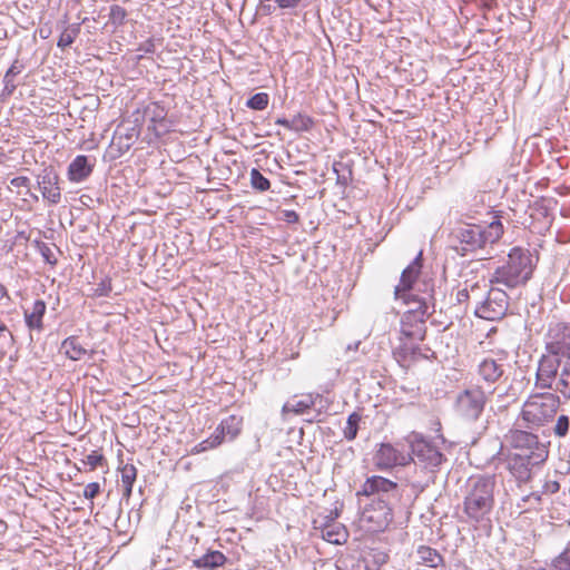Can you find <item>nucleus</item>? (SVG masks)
Instances as JSON below:
<instances>
[{"mask_svg": "<svg viewBox=\"0 0 570 570\" xmlns=\"http://www.w3.org/2000/svg\"><path fill=\"white\" fill-rule=\"evenodd\" d=\"M344 570H379L377 562L372 554L364 557H350L343 561Z\"/></svg>", "mask_w": 570, "mask_h": 570, "instance_id": "26", "label": "nucleus"}, {"mask_svg": "<svg viewBox=\"0 0 570 570\" xmlns=\"http://www.w3.org/2000/svg\"><path fill=\"white\" fill-rule=\"evenodd\" d=\"M318 530L321 531V537L333 544H343L346 542L348 537L346 528L340 522L327 525L324 524V528Z\"/></svg>", "mask_w": 570, "mask_h": 570, "instance_id": "23", "label": "nucleus"}, {"mask_svg": "<svg viewBox=\"0 0 570 570\" xmlns=\"http://www.w3.org/2000/svg\"><path fill=\"white\" fill-rule=\"evenodd\" d=\"M552 570H570V547L553 559Z\"/></svg>", "mask_w": 570, "mask_h": 570, "instance_id": "37", "label": "nucleus"}, {"mask_svg": "<svg viewBox=\"0 0 570 570\" xmlns=\"http://www.w3.org/2000/svg\"><path fill=\"white\" fill-rule=\"evenodd\" d=\"M419 563L429 568H438L443 563V557L433 548L420 546L416 551Z\"/></svg>", "mask_w": 570, "mask_h": 570, "instance_id": "27", "label": "nucleus"}, {"mask_svg": "<svg viewBox=\"0 0 570 570\" xmlns=\"http://www.w3.org/2000/svg\"><path fill=\"white\" fill-rule=\"evenodd\" d=\"M7 330H8V328H7L6 324H3V323H1V322H0V333H1V332H6Z\"/></svg>", "mask_w": 570, "mask_h": 570, "instance_id": "59", "label": "nucleus"}, {"mask_svg": "<svg viewBox=\"0 0 570 570\" xmlns=\"http://www.w3.org/2000/svg\"><path fill=\"white\" fill-rule=\"evenodd\" d=\"M357 495L373 498L363 508L361 520L374 531L384 530L393 520V510L400 503L402 491L396 482L380 475L367 478Z\"/></svg>", "mask_w": 570, "mask_h": 570, "instance_id": "1", "label": "nucleus"}, {"mask_svg": "<svg viewBox=\"0 0 570 570\" xmlns=\"http://www.w3.org/2000/svg\"><path fill=\"white\" fill-rule=\"evenodd\" d=\"M504 374V364L491 357L483 358L478 365V375L481 381L492 385Z\"/></svg>", "mask_w": 570, "mask_h": 570, "instance_id": "18", "label": "nucleus"}, {"mask_svg": "<svg viewBox=\"0 0 570 570\" xmlns=\"http://www.w3.org/2000/svg\"><path fill=\"white\" fill-rule=\"evenodd\" d=\"M268 102L269 97L266 92H257L247 100L246 106L253 110H264Z\"/></svg>", "mask_w": 570, "mask_h": 570, "instance_id": "36", "label": "nucleus"}, {"mask_svg": "<svg viewBox=\"0 0 570 570\" xmlns=\"http://www.w3.org/2000/svg\"><path fill=\"white\" fill-rule=\"evenodd\" d=\"M509 442L515 450L520 451L519 453L534 452L538 451V446H546L539 443L537 435L522 430L511 431Z\"/></svg>", "mask_w": 570, "mask_h": 570, "instance_id": "17", "label": "nucleus"}, {"mask_svg": "<svg viewBox=\"0 0 570 570\" xmlns=\"http://www.w3.org/2000/svg\"><path fill=\"white\" fill-rule=\"evenodd\" d=\"M132 485L134 484H121L122 487V497L126 498V499H129L130 495H131V492H132Z\"/></svg>", "mask_w": 570, "mask_h": 570, "instance_id": "56", "label": "nucleus"}, {"mask_svg": "<svg viewBox=\"0 0 570 570\" xmlns=\"http://www.w3.org/2000/svg\"><path fill=\"white\" fill-rule=\"evenodd\" d=\"M548 458L546 446H538V451L529 453H514L509 459V470L519 481H528L531 470L543 463Z\"/></svg>", "mask_w": 570, "mask_h": 570, "instance_id": "12", "label": "nucleus"}, {"mask_svg": "<svg viewBox=\"0 0 570 570\" xmlns=\"http://www.w3.org/2000/svg\"><path fill=\"white\" fill-rule=\"evenodd\" d=\"M313 124L314 121L309 116L298 114L291 119V130L297 132L308 131L312 128Z\"/></svg>", "mask_w": 570, "mask_h": 570, "instance_id": "34", "label": "nucleus"}, {"mask_svg": "<svg viewBox=\"0 0 570 570\" xmlns=\"http://www.w3.org/2000/svg\"><path fill=\"white\" fill-rule=\"evenodd\" d=\"M546 348L548 354L543 355L539 362L538 371H537V382L535 385L540 389L554 390L556 386V376L558 374L559 367L562 368L567 355H556L548 348V340L546 341Z\"/></svg>", "mask_w": 570, "mask_h": 570, "instance_id": "13", "label": "nucleus"}, {"mask_svg": "<svg viewBox=\"0 0 570 570\" xmlns=\"http://www.w3.org/2000/svg\"><path fill=\"white\" fill-rule=\"evenodd\" d=\"M121 484H134L137 478V469L132 464H125L121 469Z\"/></svg>", "mask_w": 570, "mask_h": 570, "instance_id": "40", "label": "nucleus"}, {"mask_svg": "<svg viewBox=\"0 0 570 570\" xmlns=\"http://www.w3.org/2000/svg\"><path fill=\"white\" fill-rule=\"evenodd\" d=\"M10 184H11V186H13L16 188L29 187L30 179L26 176H18V177L12 178Z\"/></svg>", "mask_w": 570, "mask_h": 570, "instance_id": "53", "label": "nucleus"}, {"mask_svg": "<svg viewBox=\"0 0 570 570\" xmlns=\"http://www.w3.org/2000/svg\"><path fill=\"white\" fill-rule=\"evenodd\" d=\"M275 124L291 130V119L278 118Z\"/></svg>", "mask_w": 570, "mask_h": 570, "instance_id": "57", "label": "nucleus"}, {"mask_svg": "<svg viewBox=\"0 0 570 570\" xmlns=\"http://www.w3.org/2000/svg\"><path fill=\"white\" fill-rule=\"evenodd\" d=\"M243 425V417L237 415H229L224 419L216 429L217 435L224 441L225 438L234 440L240 432Z\"/></svg>", "mask_w": 570, "mask_h": 570, "instance_id": "20", "label": "nucleus"}, {"mask_svg": "<svg viewBox=\"0 0 570 570\" xmlns=\"http://www.w3.org/2000/svg\"><path fill=\"white\" fill-rule=\"evenodd\" d=\"M61 350L72 361H79L87 354V350L79 343L77 336L65 338L61 343Z\"/></svg>", "mask_w": 570, "mask_h": 570, "instance_id": "28", "label": "nucleus"}, {"mask_svg": "<svg viewBox=\"0 0 570 570\" xmlns=\"http://www.w3.org/2000/svg\"><path fill=\"white\" fill-rule=\"evenodd\" d=\"M284 220L288 224H296L299 220V215L295 210H284Z\"/></svg>", "mask_w": 570, "mask_h": 570, "instance_id": "54", "label": "nucleus"}, {"mask_svg": "<svg viewBox=\"0 0 570 570\" xmlns=\"http://www.w3.org/2000/svg\"><path fill=\"white\" fill-rule=\"evenodd\" d=\"M413 460L410 453L399 451L390 443H382L374 454V463L380 470H390L397 465H406Z\"/></svg>", "mask_w": 570, "mask_h": 570, "instance_id": "14", "label": "nucleus"}, {"mask_svg": "<svg viewBox=\"0 0 570 570\" xmlns=\"http://www.w3.org/2000/svg\"><path fill=\"white\" fill-rule=\"evenodd\" d=\"M144 115L151 124L148 126V130L153 131L157 137H160L157 125L163 124L166 119L167 112L165 108L157 102H153L145 108Z\"/></svg>", "mask_w": 570, "mask_h": 570, "instance_id": "24", "label": "nucleus"}, {"mask_svg": "<svg viewBox=\"0 0 570 570\" xmlns=\"http://www.w3.org/2000/svg\"><path fill=\"white\" fill-rule=\"evenodd\" d=\"M250 184L258 191H266L271 188V181L256 168L250 170Z\"/></svg>", "mask_w": 570, "mask_h": 570, "instance_id": "35", "label": "nucleus"}, {"mask_svg": "<svg viewBox=\"0 0 570 570\" xmlns=\"http://www.w3.org/2000/svg\"><path fill=\"white\" fill-rule=\"evenodd\" d=\"M361 421V415L356 412H353L348 415L346 426L344 428V438L347 441H353L358 431V424Z\"/></svg>", "mask_w": 570, "mask_h": 570, "instance_id": "33", "label": "nucleus"}, {"mask_svg": "<svg viewBox=\"0 0 570 570\" xmlns=\"http://www.w3.org/2000/svg\"><path fill=\"white\" fill-rule=\"evenodd\" d=\"M421 268L422 253L420 252L413 262L402 272L400 284L395 287L396 298H402L407 305L415 303V301H417L421 296H424V282H430V284H432L434 287L432 279H423L422 282L417 283V288L414 287V282L416 281Z\"/></svg>", "mask_w": 570, "mask_h": 570, "instance_id": "8", "label": "nucleus"}, {"mask_svg": "<svg viewBox=\"0 0 570 570\" xmlns=\"http://www.w3.org/2000/svg\"><path fill=\"white\" fill-rule=\"evenodd\" d=\"M409 442L411 445V455L413 458L412 461L415 465H421L423 469L428 470V482L433 481L436 468H439L444 460L443 453L421 435L415 433L410 436Z\"/></svg>", "mask_w": 570, "mask_h": 570, "instance_id": "9", "label": "nucleus"}, {"mask_svg": "<svg viewBox=\"0 0 570 570\" xmlns=\"http://www.w3.org/2000/svg\"><path fill=\"white\" fill-rule=\"evenodd\" d=\"M314 405V400L312 395H305L301 400H291L287 401L282 409V413L286 415L287 413H294V414H304L306 411H308Z\"/></svg>", "mask_w": 570, "mask_h": 570, "instance_id": "29", "label": "nucleus"}, {"mask_svg": "<svg viewBox=\"0 0 570 570\" xmlns=\"http://www.w3.org/2000/svg\"><path fill=\"white\" fill-rule=\"evenodd\" d=\"M559 404V396L553 393L531 395L523 404L522 417L528 423L541 425L554 416Z\"/></svg>", "mask_w": 570, "mask_h": 570, "instance_id": "7", "label": "nucleus"}, {"mask_svg": "<svg viewBox=\"0 0 570 570\" xmlns=\"http://www.w3.org/2000/svg\"><path fill=\"white\" fill-rule=\"evenodd\" d=\"M8 297V291L3 284H0V298Z\"/></svg>", "mask_w": 570, "mask_h": 570, "instance_id": "58", "label": "nucleus"}, {"mask_svg": "<svg viewBox=\"0 0 570 570\" xmlns=\"http://www.w3.org/2000/svg\"><path fill=\"white\" fill-rule=\"evenodd\" d=\"M99 492H100L99 483L91 482L86 485V488L83 490V497L86 499L92 500L94 498H96L98 495Z\"/></svg>", "mask_w": 570, "mask_h": 570, "instance_id": "48", "label": "nucleus"}, {"mask_svg": "<svg viewBox=\"0 0 570 570\" xmlns=\"http://www.w3.org/2000/svg\"><path fill=\"white\" fill-rule=\"evenodd\" d=\"M94 167L95 163L90 161L88 156L78 155L68 166V179L72 183L85 181L91 175Z\"/></svg>", "mask_w": 570, "mask_h": 570, "instance_id": "16", "label": "nucleus"}, {"mask_svg": "<svg viewBox=\"0 0 570 570\" xmlns=\"http://www.w3.org/2000/svg\"><path fill=\"white\" fill-rule=\"evenodd\" d=\"M544 497L546 495H543L542 492L541 493L533 492V493L524 497L522 500L524 502H530L531 504H542L544 501Z\"/></svg>", "mask_w": 570, "mask_h": 570, "instance_id": "51", "label": "nucleus"}, {"mask_svg": "<svg viewBox=\"0 0 570 570\" xmlns=\"http://www.w3.org/2000/svg\"><path fill=\"white\" fill-rule=\"evenodd\" d=\"M79 31V24L69 26L61 32L57 46L61 49H66L67 47L71 46L76 37L78 36Z\"/></svg>", "mask_w": 570, "mask_h": 570, "instance_id": "32", "label": "nucleus"}, {"mask_svg": "<svg viewBox=\"0 0 570 570\" xmlns=\"http://www.w3.org/2000/svg\"><path fill=\"white\" fill-rule=\"evenodd\" d=\"M548 348L556 355H567L554 391L570 399V324H556L549 328Z\"/></svg>", "mask_w": 570, "mask_h": 570, "instance_id": "6", "label": "nucleus"}, {"mask_svg": "<svg viewBox=\"0 0 570 570\" xmlns=\"http://www.w3.org/2000/svg\"><path fill=\"white\" fill-rule=\"evenodd\" d=\"M22 68H23V66L21 63H19L18 60H16V61H13L11 67L7 70V72L3 77V83H4V87L2 90L3 96H11L13 94V91L17 88V85L13 81L14 76L19 75L21 72Z\"/></svg>", "mask_w": 570, "mask_h": 570, "instance_id": "30", "label": "nucleus"}, {"mask_svg": "<svg viewBox=\"0 0 570 570\" xmlns=\"http://www.w3.org/2000/svg\"><path fill=\"white\" fill-rule=\"evenodd\" d=\"M495 285L491 284L482 305L474 307L475 316L489 321H499L507 315L510 297L503 288Z\"/></svg>", "mask_w": 570, "mask_h": 570, "instance_id": "11", "label": "nucleus"}, {"mask_svg": "<svg viewBox=\"0 0 570 570\" xmlns=\"http://www.w3.org/2000/svg\"><path fill=\"white\" fill-rule=\"evenodd\" d=\"M397 355L400 356L399 361H407L409 358L410 360H415L417 355H420V347L419 346H407V345H404L401 351L397 353Z\"/></svg>", "mask_w": 570, "mask_h": 570, "instance_id": "44", "label": "nucleus"}, {"mask_svg": "<svg viewBox=\"0 0 570 570\" xmlns=\"http://www.w3.org/2000/svg\"><path fill=\"white\" fill-rule=\"evenodd\" d=\"M37 247L46 263L50 264L51 266H55L57 264L55 253L47 243L37 242Z\"/></svg>", "mask_w": 570, "mask_h": 570, "instance_id": "39", "label": "nucleus"}, {"mask_svg": "<svg viewBox=\"0 0 570 570\" xmlns=\"http://www.w3.org/2000/svg\"><path fill=\"white\" fill-rule=\"evenodd\" d=\"M222 440H220V436L217 435V433L215 432L212 436H209L208 439L202 441L200 443H198L195 448H194V451L196 453H200V452H205L209 449H214L218 445L222 444Z\"/></svg>", "mask_w": 570, "mask_h": 570, "instance_id": "38", "label": "nucleus"}, {"mask_svg": "<svg viewBox=\"0 0 570 570\" xmlns=\"http://www.w3.org/2000/svg\"><path fill=\"white\" fill-rule=\"evenodd\" d=\"M38 186L42 197L52 205L61 200V188L59 187V176L52 169H45L38 176Z\"/></svg>", "mask_w": 570, "mask_h": 570, "instance_id": "15", "label": "nucleus"}, {"mask_svg": "<svg viewBox=\"0 0 570 570\" xmlns=\"http://www.w3.org/2000/svg\"><path fill=\"white\" fill-rule=\"evenodd\" d=\"M112 145H116L120 153H126L131 148L134 142L130 140L122 139V136H119V137L114 136Z\"/></svg>", "mask_w": 570, "mask_h": 570, "instance_id": "49", "label": "nucleus"}, {"mask_svg": "<svg viewBox=\"0 0 570 570\" xmlns=\"http://www.w3.org/2000/svg\"><path fill=\"white\" fill-rule=\"evenodd\" d=\"M166 132H167V129H164L163 132H159V134L161 136L163 134H166Z\"/></svg>", "mask_w": 570, "mask_h": 570, "instance_id": "63", "label": "nucleus"}, {"mask_svg": "<svg viewBox=\"0 0 570 570\" xmlns=\"http://www.w3.org/2000/svg\"><path fill=\"white\" fill-rule=\"evenodd\" d=\"M134 116H136L135 125H132L130 127H125L124 125L119 126L117 128L116 132H115L116 137L122 136V139L130 140L132 142H135L138 139V137L140 135V127L138 125V122H139V111H136L134 114Z\"/></svg>", "mask_w": 570, "mask_h": 570, "instance_id": "31", "label": "nucleus"}, {"mask_svg": "<svg viewBox=\"0 0 570 570\" xmlns=\"http://www.w3.org/2000/svg\"><path fill=\"white\" fill-rule=\"evenodd\" d=\"M488 394L481 386H472L461 392L455 402V412L458 416L465 422H475L480 419Z\"/></svg>", "mask_w": 570, "mask_h": 570, "instance_id": "10", "label": "nucleus"}, {"mask_svg": "<svg viewBox=\"0 0 570 570\" xmlns=\"http://www.w3.org/2000/svg\"><path fill=\"white\" fill-rule=\"evenodd\" d=\"M126 16L127 12L122 7L115 4L110 8L109 17L112 23L122 24L126 19Z\"/></svg>", "mask_w": 570, "mask_h": 570, "instance_id": "45", "label": "nucleus"}, {"mask_svg": "<svg viewBox=\"0 0 570 570\" xmlns=\"http://www.w3.org/2000/svg\"><path fill=\"white\" fill-rule=\"evenodd\" d=\"M111 291H112V287H111L110 279L109 278H102L97 284L96 288L94 289V296H97V297L109 296Z\"/></svg>", "mask_w": 570, "mask_h": 570, "instance_id": "42", "label": "nucleus"}, {"mask_svg": "<svg viewBox=\"0 0 570 570\" xmlns=\"http://www.w3.org/2000/svg\"><path fill=\"white\" fill-rule=\"evenodd\" d=\"M468 289L470 292V298L474 302L475 307L481 306L482 302H484L488 292L491 287V283L487 282L484 278L478 279L475 282L465 281Z\"/></svg>", "mask_w": 570, "mask_h": 570, "instance_id": "25", "label": "nucleus"}, {"mask_svg": "<svg viewBox=\"0 0 570 570\" xmlns=\"http://www.w3.org/2000/svg\"><path fill=\"white\" fill-rule=\"evenodd\" d=\"M559 490H560V484L558 481L548 480L544 482V484L542 487V494L546 497L549 494H556L559 492Z\"/></svg>", "mask_w": 570, "mask_h": 570, "instance_id": "47", "label": "nucleus"}, {"mask_svg": "<svg viewBox=\"0 0 570 570\" xmlns=\"http://www.w3.org/2000/svg\"><path fill=\"white\" fill-rule=\"evenodd\" d=\"M424 296H421L413 307H411L402 318L401 334L410 340L423 341L425 338L424 317L429 316L435 309V298L433 297V286L430 282H424Z\"/></svg>", "mask_w": 570, "mask_h": 570, "instance_id": "4", "label": "nucleus"}, {"mask_svg": "<svg viewBox=\"0 0 570 570\" xmlns=\"http://www.w3.org/2000/svg\"><path fill=\"white\" fill-rule=\"evenodd\" d=\"M139 50L146 53H153L155 52V45L151 40H148L139 47Z\"/></svg>", "mask_w": 570, "mask_h": 570, "instance_id": "55", "label": "nucleus"}, {"mask_svg": "<svg viewBox=\"0 0 570 570\" xmlns=\"http://www.w3.org/2000/svg\"><path fill=\"white\" fill-rule=\"evenodd\" d=\"M530 570H547V569H543V568H531Z\"/></svg>", "mask_w": 570, "mask_h": 570, "instance_id": "61", "label": "nucleus"}, {"mask_svg": "<svg viewBox=\"0 0 570 570\" xmlns=\"http://www.w3.org/2000/svg\"><path fill=\"white\" fill-rule=\"evenodd\" d=\"M47 305L45 301H35L31 311L24 309L23 316L26 325L30 331L41 332L43 330V316L46 314Z\"/></svg>", "mask_w": 570, "mask_h": 570, "instance_id": "19", "label": "nucleus"}, {"mask_svg": "<svg viewBox=\"0 0 570 570\" xmlns=\"http://www.w3.org/2000/svg\"><path fill=\"white\" fill-rule=\"evenodd\" d=\"M503 233V226L500 220H494L487 227L480 225H465L459 227L454 235L460 242L456 252L464 256L476 249L483 248L487 244L495 243Z\"/></svg>", "mask_w": 570, "mask_h": 570, "instance_id": "5", "label": "nucleus"}, {"mask_svg": "<svg viewBox=\"0 0 570 570\" xmlns=\"http://www.w3.org/2000/svg\"><path fill=\"white\" fill-rule=\"evenodd\" d=\"M531 275L532 264L529 250L514 247L510 250L507 262L495 269L490 283L512 289L524 285Z\"/></svg>", "mask_w": 570, "mask_h": 570, "instance_id": "3", "label": "nucleus"}, {"mask_svg": "<svg viewBox=\"0 0 570 570\" xmlns=\"http://www.w3.org/2000/svg\"><path fill=\"white\" fill-rule=\"evenodd\" d=\"M550 517L557 521H570V494L562 492L556 501H551Z\"/></svg>", "mask_w": 570, "mask_h": 570, "instance_id": "21", "label": "nucleus"}, {"mask_svg": "<svg viewBox=\"0 0 570 570\" xmlns=\"http://www.w3.org/2000/svg\"><path fill=\"white\" fill-rule=\"evenodd\" d=\"M570 426V419L568 415H560L557 420V423L553 428V431L557 436L563 438L568 434Z\"/></svg>", "mask_w": 570, "mask_h": 570, "instance_id": "41", "label": "nucleus"}, {"mask_svg": "<svg viewBox=\"0 0 570 570\" xmlns=\"http://www.w3.org/2000/svg\"><path fill=\"white\" fill-rule=\"evenodd\" d=\"M494 476L482 475L471 478L468 483V493L464 498V513L472 522L483 524L491 521L494 505Z\"/></svg>", "mask_w": 570, "mask_h": 570, "instance_id": "2", "label": "nucleus"}, {"mask_svg": "<svg viewBox=\"0 0 570 570\" xmlns=\"http://www.w3.org/2000/svg\"><path fill=\"white\" fill-rule=\"evenodd\" d=\"M303 0H275L282 9H295L299 6Z\"/></svg>", "mask_w": 570, "mask_h": 570, "instance_id": "52", "label": "nucleus"}, {"mask_svg": "<svg viewBox=\"0 0 570 570\" xmlns=\"http://www.w3.org/2000/svg\"><path fill=\"white\" fill-rule=\"evenodd\" d=\"M166 132H167V129H164L163 132H159V134L161 136L163 134H166Z\"/></svg>", "mask_w": 570, "mask_h": 570, "instance_id": "64", "label": "nucleus"}, {"mask_svg": "<svg viewBox=\"0 0 570 570\" xmlns=\"http://www.w3.org/2000/svg\"><path fill=\"white\" fill-rule=\"evenodd\" d=\"M105 461V458L102 454H100L97 451H92L90 454L86 456V459L82 461L85 465H88L90 470L96 469L97 466L102 465Z\"/></svg>", "mask_w": 570, "mask_h": 570, "instance_id": "43", "label": "nucleus"}, {"mask_svg": "<svg viewBox=\"0 0 570 570\" xmlns=\"http://www.w3.org/2000/svg\"><path fill=\"white\" fill-rule=\"evenodd\" d=\"M337 517H338L337 510L331 511L330 514L322 517L320 520H315L314 528L317 530V529L324 528V524L327 525L331 523H337V521H336Z\"/></svg>", "mask_w": 570, "mask_h": 570, "instance_id": "46", "label": "nucleus"}, {"mask_svg": "<svg viewBox=\"0 0 570 570\" xmlns=\"http://www.w3.org/2000/svg\"><path fill=\"white\" fill-rule=\"evenodd\" d=\"M3 157H4V153H3L2 148L0 147V163H2Z\"/></svg>", "mask_w": 570, "mask_h": 570, "instance_id": "60", "label": "nucleus"}, {"mask_svg": "<svg viewBox=\"0 0 570 570\" xmlns=\"http://www.w3.org/2000/svg\"><path fill=\"white\" fill-rule=\"evenodd\" d=\"M381 562H385V556H382Z\"/></svg>", "mask_w": 570, "mask_h": 570, "instance_id": "62", "label": "nucleus"}, {"mask_svg": "<svg viewBox=\"0 0 570 570\" xmlns=\"http://www.w3.org/2000/svg\"><path fill=\"white\" fill-rule=\"evenodd\" d=\"M226 557L218 550H208L204 556L193 560V566L204 570H214L226 562Z\"/></svg>", "mask_w": 570, "mask_h": 570, "instance_id": "22", "label": "nucleus"}, {"mask_svg": "<svg viewBox=\"0 0 570 570\" xmlns=\"http://www.w3.org/2000/svg\"><path fill=\"white\" fill-rule=\"evenodd\" d=\"M468 301H471L470 298V292L466 286V282L463 283V287L460 288L456 293V302L459 304L465 303Z\"/></svg>", "mask_w": 570, "mask_h": 570, "instance_id": "50", "label": "nucleus"}]
</instances>
